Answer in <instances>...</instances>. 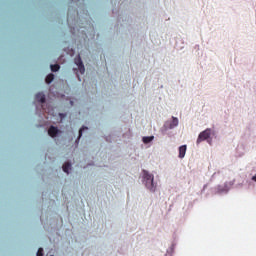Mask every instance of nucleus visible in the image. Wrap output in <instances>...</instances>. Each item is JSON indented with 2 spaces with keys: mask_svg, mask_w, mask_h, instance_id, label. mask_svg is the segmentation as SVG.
Segmentation results:
<instances>
[{
  "mask_svg": "<svg viewBox=\"0 0 256 256\" xmlns=\"http://www.w3.org/2000/svg\"><path fill=\"white\" fill-rule=\"evenodd\" d=\"M58 134H59V128L55 126H50V128L48 129V135L50 137H57Z\"/></svg>",
  "mask_w": 256,
  "mask_h": 256,
  "instance_id": "obj_4",
  "label": "nucleus"
},
{
  "mask_svg": "<svg viewBox=\"0 0 256 256\" xmlns=\"http://www.w3.org/2000/svg\"><path fill=\"white\" fill-rule=\"evenodd\" d=\"M179 125V119L172 117V122L170 124V128L173 129L174 127H177Z\"/></svg>",
  "mask_w": 256,
  "mask_h": 256,
  "instance_id": "obj_9",
  "label": "nucleus"
},
{
  "mask_svg": "<svg viewBox=\"0 0 256 256\" xmlns=\"http://www.w3.org/2000/svg\"><path fill=\"white\" fill-rule=\"evenodd\" d=\"M37 256H43V248L38 249Z\"/></svg>",
  "mask_w": 256,
  "mask_h": 256,
  "instance_id": "obj_13",
  "label": "nucleus"
},
{
  "mask_svg": "<svg viewBox=\"0 0 256 256\" xmlns=\"http://www.w3.org/2000/svg\"><path fill=\"white\" fill-rule=\"evenodd\" d=\"M35 101H38V103H45V94L43 92H39L35 95Z\"/></svg>",
  "mask_w": 256,
  "mask_h": 256,
  "instance_id": "obj_5",
  "label": "nucleus"
},
{
  "mask_svg": "<svg viewBox=\"0 0 256 256\" xmlns=\"http://www.w3.org/2000/svg\"><path fill=\"white\" fill-rule=\"evenodd\" d=\"M142 173V179L145 187L148 188L151 193H155V191H157V184L154 182L155 176H153V174L149 173L147 170H143Z\"/></svg>",
  "mask_w": 256,
  "mask_h": 256,
  "instance_id": "obj_1",
  "label": "nucleus"
},
{
  "mask_svg": "<svg viewBox=\"0 0 256 256\" xmlns=\"http://www.w3.org/2000/svg\"><path fill=\"white\" fill-rule=\"evenodd\" d=\"M185 153H187V145H182L179 147V158L183 159L185 157Z\"/></svg>",
  "mask_w": 256,
  "mask_h": 256,
  "instance_id": "obj_6",
  "label": "nucleus"
},
{
  "mask_svg": "<svg viewBox=\"0 0 256 256\" xmlns=\"http://www.w3.org/2000/svg\"><path fill=\"white\" fill-rule=\"evenodd\" d=\"M75 64L77 65L81 75L85 73V65H83V61L81 60V57L75 60Z\"/></svg>",
  "mask_w": 256,
  "mask_h": 256,
  "instance_id": "obj_3",
  "label": "nucleus"
},
{
  "mask_svg": "<svg viewBox=\"0 0 256 256\" xmlns=\"http://www.w3.org/2000/svg\"><path fill=\"white\" fill-rule=\"evenodd\" d=\"M252 181H256V174L252 177Z\"/></svg>",
  "mask_w": 256,
  "mask_h": 256,
  "instance_id": "obj_14",
  "label": "nucleus"
},
{
  "mask_svg": "<svg viewBox=\"0 0 256 256\" xmlns=\"http://www.w3.org/2000/svg\"><path fill=\"white\" fill-rule=\"evenodd\" d=\"M50 68L53 73H56V71H59V69H61V66H59V64H54L51 65Z\"/></svg>",
  "mask_w": 256,
  "mask_h": 256,
  "instance_id": "obj_10",
  "label": "nucleus"
},
{
  "mask_svg": "<svg viewBox=\"0 0 256 256\" xmlns=\"http://www.w3.org/2000/svg\"><path fill=\"white\" fill-rule=\"evenodd\" d=\"M62 169H63L64 173L69 174V170L71 169V163L66 162V163L62 166Z\"/></svg>",
  "mask_w": 256,
  "mask_h": 256,
  "instance_id": "obj_8",
  "label": "nucleus"
},
{
  "mask_svg": "<svg viewBox=\"0 0 256 256\" xmlns=\"http://www.w3.org/2000/svg\"><path fill=\"white\" fill-rule=\"evenodd\" d=\"M85 129L87 130L88 128H87V127H82V128L79 130L78 139H81V137H83V131H85Z\"/></svg>",
  "mask_w": 256,
  "mask_h": 256,
  "instance_id": "obj_12",
  "label": "nucleus"
},
{
  "mask_svg": "<svg viewBox=\"0 0 256 256\" xmlns=\"http://www.w3.org/2000/svg\"><path fill=\"white\" fill-rule=\"evenodd\" d=\"M211 137V129H206L201 132L197 139V144L201 143L202 141H207Z\"/></svg>",
  "mask_w": 256,
  "mask_h": 256,
  "instance_id": "obj_2",
  "label": "nucleus"
},
{
  "mask_svg": "<svg viewBox=\"0 0 256 256\" xmlns=\"http://www.w3.org/2000/svg\"><path fill=\"white\" fill-rule=\"evenodd\" d=\"M53 79H55V75L53 74H49L47 77H46V83H51L53 81Z\"/></svg>",
  "mask_w": 256,
  "mask_h": 256,
  "instance_id": "obj_11",
  "label": "nucleus"
},
{
  "mask_svg": "<svg viewBox=\"0 0 256 256\" xmlns=\"http://www.w3.org/2000/svg\"><path fill=\"white\" fill-rule=\"evenodd\" d=\"M155 139V136H144L142 138L143 143H145V145L151 143V141H153Z\"/></svg>",
  "mask_w": 256,
  "mask_h": 256,
  "instance_id": "obj_7",
  "label": "nucleus"
}]
</instances>
